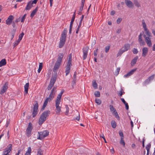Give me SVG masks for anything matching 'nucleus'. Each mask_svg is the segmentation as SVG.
<instances>
[{"label": "nucleus", "instance_id": "774afa93", "mask_svg": "<svg viewBox=\"0 0 155 155\" xmlns=\"http://www.w3.org/2000/svg\"><path fill=\"white\" fill-rule=\"evenodd\" d=\"M121 29L120 28H119V29H118L117 31V33L118 34L120 33L121 32Z\"/></svg>", "mask_w": 155, "mask_h": 155}, {"label": "nucleus", "instance_id": "f03ea898", "mask_svg": "<svg viewBox=\"0 0 155 155\" xmlns=\"http://www.w3.org/2000/svg\"><path fill=\"white\" fill-rule=\"evenodd\" d=\"M143 37L144 39L145 42L147 44V46L151 47L152 45L151 40L152 38V34L150 31L144 33L143 34Z\"/></svg>", "mask_w": 155, "mask_h": 155}, {"label": "nucleus", "instance_id": "2f4dec72", "mask_svg": "<svg viewBox=\"0 0 155 155\" xmlns=\"http://www.w3.org/2000/svg\"><path fill=\"white\" fill-rule=\"evenodd\" d=\"M124 52H125L124 51L123 49L121 48V49L120 50L118 51L117 54V57H118L120 56Z\"/></svg>", "mask_w": 155, "mask_h": 155}, {"label": "nucleus", "instance_id": "72a5a7b5", "mask_svg": "<svg viewBox=\"0 0 155 155\" xmlns=\"http://www.w3.org/2000/svg\"><path fill=\"white\" fill-rule=\"evenodd\" d=\"M137 57L135 58L134 59H133L131 61V64L132 65H134L135 64H136L137 61Z\"/></svg>", "mask_w": 155, "mask_h": 155}, {"label": "nucleus", "instance_id": "6ab92c4d", "mask_svg": "<svg viewBox=\"0 0 155 155\" xmlns=\"http://www.w3.org/2000/svg\"><path fill=\"white\" fill-rule=\"evenodd\" d=\"M33 4L31 2V1L29 2L25 8V10H28L30 9L33 7L32 4Z\"/></svg>", "mask_w": 155, "mask_h": 155}, {"label": "nucleus", "instance_id": "a19ab883", "mask_svg": "<svg viewBox=\"0 0 155 155\" xmlns=\"http://www.w3.org/2000/svg\"><path fill=\"white\" fill-rule=\"evenodd\" d=\"M92 86L95 89L97 88V85L95 81L93 82Z\"/></svg>", "mask_w": 155, "mask_h": 155}, {"label": "nucleus", "instance_id": "3c124183", "mask_svg": "<svg viewBox=\"0 0 155 155\" xmlns=\"http://www.w3.org/2000/svg\"><path fill=\"white\" fill-rule=\"evenodd\" d=\"M76 79H73V80L72 82V85L73 87V86H74L75 85L76 82Z\"/></svg>", "mask_w": 155, "mask_h": 155}, {"label": "nucleus", "instance_id": "1a4fd4ad", "mask_svg": "<svg viewBox=\"0 0 155 155\" xmlns=\"http://www.w3.org/2000/svg\"><path fill=\"white\" fill-rule=\"evenodd\" d=\"M12 149V145L9 144L5 149L3 152V155H9V153L11 152Z\"/></svg>", "mask_w": 155, "mask_h": 155}, {"label": "nucleus", "instance_id": "f3484780", "mask_svg": "<svg viewBox=\"0 0 155 155\" xmlns=\"http://www.w3.org/2000/svg\"><path fill=\"white\" fill-rule=\"evenodd\" d=\"M136 69H133L128 72L127 74L124 75V77L125 78H127L132 75L136 71Z\"/></svg>", "mask_w": 155, "mask_h": 155}, {"label": "nucleus", "instance_id": "20e7f679", "mask_svg": "<svg viewBox=\"0 0 155 155\" xmlns=\"http://www.w3.org/2000/svg\"><path fill=\"white\" fill-rule=\"evenodd\" d=\"M50 113V111L48 110L45 111L41 114L38 121V123L39 125H41L46 120L47 117L48 116Z\"/></svg>", "mask_w": 155, "mask_h": 155}, {"label": "nucleus", "instance_id": "7ed1b4c3", "mask_svg": "<svg viewBox=\"0 0 155 155\" xmlns=\"http://www.w3.org/2000/svg\"><path fill=\"white\" fill-rule=\"evenodd\" d=\"M63 57L64 55L63 54H58L57 61L55 63L53 68V71L54 72H56L59 68Z\"/></svg>", "mask_w": 155, "mask_h": 155}, {"label": "nucleus", "instance_id": "4be33fe9", "mask_svg": "<svg viewBox=\"0 0 155 155\" xmlns=\"http://www.w3.org/2000/svg\"><path fill=\"white\" fill-rule=\"evenodd\" d=\"M135 6L137 8H140L141 5L137 0H134L133 1Z\"/></svg>", "mask_w": 155, "mask_h": 155}, {"label": "nucleus", "instance_id": "69168bd1", "mask_svg": "<svg viewBox=\"0 0 155 155\" xmlns=\"http://www.w3.org/2000/svg\"><path fill=\"white\" fill-rule=\"evenodd\" d=\"M121 101H122L123 103L125 104L126 103H127V102L125 101V100H124V99L123 98H121Z\"/></svg>", "mask_w": 155, "mask_h": 155}, {"label": "nucleus", "instance_id": "a18cd8bd", "mask_svg": "<svg viewBox=\"0 0 155 155\" xmlns=\"http://www.w3.org/2000/svg\"><path fill=\"white\" fill-rule=\"evenodd\" d=\"M120 68H117L115 71V74L117 75L118 74L119 72L120 71Z\"/></svg>", "mask_w": 155, "mask_h": 155}, {"label": "nucleus", "instance_id": "864d4df0", "mask_svg": "<svg viewBox=\"0 0 155 155\" xmlns=\"http://www.w3.org/2000/svg\"><path fill=\"white\" fill-rule=\"evenodd\" d=\"M132 51L133 52L134 54H137L138 52V51L137 49L135 48H134Z\"/></svg>", "mask_w": 155, "mask_h": 155}, {"label": "nucleus", "instance_id": "393cba45", "mask_svg": "<svg viewBox=\"0 0 155 155\" xmlns=\"http://www.w3.org/2000/svg\"><path fill=\"white\" fill-rule=\"evenodd\" d=\"M67 33V29L65 28L61 35V37L66 38Z\"/></svg>", "mask_w": 155, "mask_h": 155}, {"label": "nucleus", "instance_id": "9b49d317", "mask_svg": "<svg viewBox=\"0 0 155 155\" xmlns=\"http://www.w3.org/2000/svg\"><path fill=\"white\" fill-rule=\"evenodd\" d=\"M38 109V103H36L35 104L33 108V111L32 113L33 117H35L37 114Z\"/></svg>", "mask_w": 155, "mask_h": 155}, {"label": "nucleus", "instance_id": "2eb2a0df", "mask_svg": "<svg viewBox=\"0 0 155 155\" xmlns=\"http://www.w3.org/2000/svg\"><path fill=\"white\" fill-rule=\"evenodd\" d=\"M125 3L127 6L130 8H132L134 7L133 2L130 0H125Z\"/></svg>", "mask_w": 155, "mask_h": 155}, {"label": "nucleus", "instance_id": "f8f14e48", "mask_svg": "<svg viewBox=\"0 0 155 155\" xmlns=\"http://www.w3.org/2000/svg\"><path fill=\"white\" fill-rule=\"evenodd\" d=\"M66 40V38L61 37L60 39V41L59 44V47L61 48L64 46Z\"/></svg>", "mask_w": 155, "mask_h": 155}, {"label": "nucleus", "instance_id": "338daca9", "mask_svg": "<svg viewBox=\"0 0 155 155\" xmlns=\"http://www.w3.org/2000/svg\"><path fill=\"white\" fill-rule=\"evenodd\" d=\"M21 20V18H17L15 20V22H19Z\"/></svg>", "mask_w": 155, "mask_h": 155}, {"label": "nucleus", "instance_id": "58836bf2", "mask_svg": "<svg viewBox=\"0 0 155 155\" xmlns=\"http://www.w3.org/2000/svg\"><path fill=\"white\" fill-rule=\"evenodd\" d=\"M95 102L98 105H100L101 103V100L99 99L96 98L95 100Z\"/></svg>", "mask_w": 155, "mask_h": 155}, {"label": "nucleus", "instance_id": "4468645a", "mask_svg": "<svg viewBox=\"0 0 155 155\" xmlns=\"http://www.w3.org/2000/svg\"><path fill=\"white\" fill-rule=\"evenodd\" d=\"M88 50V49L87 48H84L83 49V57L84 60L87 57Z\"/></svg>", "mask_w": 155, "mask_h": 155}, {"label": "nucleus", "instance_id": "4c0bfd02", "mask_svg": "<svg viewBox=\"0 0 155 155\" xmlns=\"http://www.w3.org/2000/svg\"><path fill=\"white\" fill-rule=\"evenodd\" d=\"M94 95L96 97H99L100 96V93L99 91H96L94 93Z\"/></svg>", "mask_w": 155, "mask_h": 155}, {"label": "nucleus", "instance_id": "c756f323", "mask_svg": "<svg viewBox=\"0 0 155 155\" xmlns=\"http://www.w3.org/2000/svg\"><path fill=\"white\" fill-rule=\"evenodd\" d=\"M112 114L118 120H119L120 119V117L118 115L117 112L116 111H115L114 112H113L112 113Z\"/></svg>", "mask_w": 155, "mask_h": 155}, {"label": "nucleus", "instance_id": "bb28decb", "mask_svg": "<svg viewBox=\"0 0 155 155\" xmlns=\"http://www.w3.org/2000/svg\"><path fill=\"white\" fill-rule=\"evenodd\" d=\"M29 86V84L28 83H26L24 86L25 92L26 94H27L28 93Z\"/></svg>", "mask_w": 155, "mask_h": 155}, {"label": "nucleus", "instance_id": "b1692460", "mask_svg": "<svg viewBox=\"0 0 155 155\" xmlns=\"http://www.w3.org/2000/svg\"><path fill=\"white\" fill-rule=\"evenodd\" d=\"M6 64L5 59H3L0 61V67L5 65Z\"/></svg>", "mask_w": 155, "mask_h": 155}, {"label": "nucleus", "instance_id": "49530a36", "mask_svg": "<svg viewBox=\"0 0 155 155\" xmlns=\"http://www.w3.org/2000/svg\"><path fill=\"white\" fill-rule=\"evenodd\" d=\"M125 93L124 91H123V90L121 89V91L119 92V93L118 94V95L121 97L122 96V95L124 94Z\"/></svg>", "mask_w": 155, "mask_h": 155}, {"label": "nucleus", "instance_id": "a211bd4d", "mask_svg": "<svg viewBox=\"0 0 155 155\" xmlns=\"http://www.w3.org/2000/svg\"><path fill=\"white\" fill-rule=\"evenodd\" d=\"M142 25L144 29V33L150 31L147 27V25L144 20H143L142 21Z\"/></svg>", "mask_w": 155, "mask_h": 155}, {"label": "nucleus", "instance_id": "de8ad7c7", "mask_svg": "<svg viewBox=\"0 0 155 155\" xmlns=\"http://www.w3.org/2000/svg\"><path fill=\"white\" fill-rule=\"evenodd\" d=\"M42 155V150L40 149H38V150L37 155Z\"/></svg>", "mask_w": 155, "mask_h": 155}, {"label": "nucleus", "instance_id": "052dcab7", "mask_svg": "<svg viewBox=\"0 0 155 155\" xmlns=\"http://www.w3.org/2000/svg\"><path fill=\"white\" fill-rule=\"evenodd\" d=\"M125 105L126 109V110H128L129 109V106L127 103L124 104Z\"/></svg>", "mask_w": 155, "mask_h": 155}, {"label": "nucleus", "instance_id": "e433bc0d", "mask_svg": "<svg viewBox=\"0 0 155 155\" xmlns=\"http://www.w3.org/2000/svg\"><path fill=\"white\" fill-rule=\"evenodd\" d=\"M112 127L113 128H115L116 126V124L115 121L112 120L111 122Z\"/></svg>", "mask_w": 155, "mask_h": 155}, {"label": "nucleus", "instance_id": "680f3d73", "mask_svg": "<svg viewBox=\"0 0 155 155\" xmlns=\"http://www.w3.org/2000/svg\"><path fill=\"white\" fill-rule=\"evenodd\" d=\"M82 21L81 20H80L79 22V25L78 26V27H81V24L82 23Z\"/></svg>", "mask_w": 155, "mask_h": 155}, {"label": "nucleus", "instance_id": "8fccbe9b", "mask_svg": "<svg viewBox=\"0 0 155 155\" xmlns=\"http://www.w3.org/2000/svg\"><path fill=\"white\" fill-rule=\"evenodd\" d=\"M119 134L120 137V138H124V136L123 132L120 131L119 132Z\"/></svg>", "mask_w": 155, "mask_h": 155}, {"label": "nucleus", "instance_id": "c85d7f7f", "mask_svg": "<svg viewBox=\"0 0 155 155\" xmlns=\"http://www.w3.org/2000/svg\"><path fill=\"white\" fill-rule=\"evenodd\" d=\"M112 114L118 120H119L120 119V117L118 115L117 112L116 111H115L114 112H113L112 113Z\"/></svg>", "mask_w": 155, "mask_h": 155}, {"label": "nucleus", "instance_id": "0e129e2a", "mask_svg": "<svg viewBox=\"0 0 155 155\" xmlns=\"http://www.w3.org/2000/svg\"><path fill=\"white\" fill-rule=\"evenodd\" d=\"M75 119L78 121H79L80 119V116L79 114H78V116H77Z\"/></svg>", "mask_w": 155, "mask_h": 155}, {"label": "nucleus", "instance_id": "0eeeda50", "mask_svg": "<svg viewBox=\"0 0 155 155\" xmlns=\"http://www.w3.org/2000/svg\"><path fill=\"white\" fill-rule=\"evenodd\" d=\"M32 129V124L30 122L28 124V127L26 130V134L27 137H29L31 136Z\"/></svg>", "mask_w": 155, "mask_h": 155}, {"label": "nucleus", "instance_id": "e2e57ef3", "mask_svg": "<svg viewBox=\"0 0 155 155\" xmlns=\"http://www.w3.org/2000/svg\"><path fill=\"white\" fill-rule=\"evenodd\" d=\"M84 6L81 5L79 11H80V12H82V11L83 10L84 7Z\"/></svg>", "mask_w": 155, "mask_h": 155}, {"label": "nucleus", "instance_id": "ea45409f", "mask_svg": "<svg viewBox=\"0 0 155 155\" xmlns=\"http://www.w3.org/2000/svg\"><path fill=\"white\" fill-rule=\"evenodd\" d=\"M65 107L66 109V110L65 111V115H67L68 114V112H69V108L68 107V105H65Z\"/></svg>", "mask_w": 155, "mask_h": 155}, {"label": "nucleus", "instance_id": "09e8293b", "mask_svg": "<svg viewBox=\"0 0 155 155\" xmlns=\"http://www.w3.org/2000/svg\"><path fill=\"white\" fill-rule=\"evenodd\" d=\"M24 35L23 32H22L19 36V40H21Z\"/></svg>", "mask_w": 155, "mask_h": 155}, {"label": "nucleus", "instance_id": "f257e3e1", "mask_svg": "<svg viewBox=\"0 0 155 155\" xmlns=\"http://www.w3.org/2000/svg\"><path fill=\"white\" fill-rule=\"evenodd\" d=\"M64 92V90L62 89L60 93L58 95L55 101V106L56 107L55 111L56 114L59 115L61 112V107L60 106L61 102V96Z\"/></svg>", "mask_w": 155, "mask_h": 155}, {"label": "nucleus", "instance_id": "a878e982", "mask_svg": "<svg viewBox=\"0 0 155 155\" xmlns=\"http://www.w3.org/2000/svg\"><path fill=\"white\" fill-rule=\"evenodd\" d=\"M38 7H37L34 10H33L32 11V12H31V15H30V17L31 18H32L34 17V16L35 15V14L36 13V12L38 10Z\"/></svg>", "mask_w": 155, "mask_h": 155}, {"label": "nucleus", "instance_id": "aec40b11", "mask_svg": "<svg viewBox=\"0 0 155 155\" xmlns=\"http://www.w3.org/2000/svg\"><path fill=\"white\" fill-rule=\"evenodd\" d=\"M130 45L129 44H125L124 46L121 48L124 51H128L130 48Z\"/></svg>", "mask_w": 155, "mask_h": 155}, {"label": "nucleus", "instance_id": "f704fd0d", "mask_svg": "<svg viewBox=\"0 0 155 155\" xmlns=\"http://www.w3.org/2000/svg\"><path fill=\"white\" fill-rule=\"evenodd\" d=\"M151 144H150V143H149L146 147V149L147 150L148 153L149 152L150 149L151 147Z\"/></svg>", "mask_w": 155, "mask_h": 155}, {"label": "nucleus", "instance_id": "39448f33", "mask_svg": "<svg viewBox=\"0 0 155 155\" xmlns=\"http://www.w3.org/2000/svg\"><path fill=\"white\" fill-rule=\"evenodd\" d=\"M72 60V55L71 54H70L67 63V65L65 67V72L66 76H67L70 72L71 67L72 65L71 64Z\"/></svg>", "mask_w": 155, "mask_h": 155}, {"label": "nucleus", "instance_id": "603ef678", "mask_svg": "<svg viewBox=\"0 0 155 155\" xmlns=\"http://www.w3.org/2000/svg\"><path fill=\"white\" fill-rule=\"evenodd\" d=\"M53 85H53L50 83L49 85L48 86V87L47 88L48 90H50L51 89L52 87L53 86Z\"/></svg>", "mask_w": 155, "mask_h": 155}, {"label": "nucleus", "instance_id": "cd10ccee", "mask_svg": "<svg viewBox=\"0 0 155 155\" xmlns=\"http://www.w3.org/2000/svg\"><path fill=\"white\" fill-rule=\"evenodd\" d=\"M31 149L30 147L28 148V149L25 155H31Z\"/></svg>", "mask_w": 155, "mask_h": 155}, {"label": "nucleus", "instance_id": "5701e85b", "mask_svg": "<svg viewBox=\"0 0 155 155\" xmlns=\"http://www.w3.org/2000/svg\"><path fill=\"white\" fill-rule=\"evenodd\" d=\"M8 88V86L5 85L3 86L2 87V88L1 90L0 94H4L7 90Z\"/></svg>", "mask_w": 155, "mask_h": 155}, {"label": "nucleus", "instance_id": "13d9d810", "mask_svg": "<svg viewBox=\"0 0 155 155\" xmlns=\"http://www.w3.org/2000/svg\"><path fill=\"white\" fill-rule=\"evenodd\" d=\"M42 67H43V63H40L38 68L42 69Z\"/></svg>", "mask_w": 155, "mask_h": 155}, {"label": "nucleus", "instance_id": "9d476101", "mask_svg": "<svg viewBox=\"0 0 155 155\" xmlns=\"http://www.w3.org/2000/svg\"><path fill=\"white\" fill-rule=\"evenodd\" d=\"M56 92V88L54 87L51 90V92L49 94L48 97L47 98H48L49 100L51 101L54 97Z\"/></svg>", "mask_w": 155, "mask_h": 155}, {"label": "nucleus", "instance_id": "412c9836", "mask_svg": "<svg viewBox=\"0 0 155 155\" xmlns=\"http://www.w3.org/2000/svg\"><path fill=\"white\" fill-rule=\"evenodd\" d=\"M50 101H51L48 98H46L44 103L43 106H42V109L43 110H44L45 109V108L47 106L48 103V102H50Z\"/></svg>", "mask_w": 155, "mask_h": 155}, {"label": "nucleus", "instance_id": "7c9ffc66", "mask_svg": "<svg viewBox=\"0 0 155 155\" xmlns=\"http://www.w3.org/2000/svg\"><path fill=\"white\" fill-rule=\"evenodd\" d=\"M150 82V81L148 78H147L143 82V85L144 86H146Z\"/></svg>", "mask_w": 155, "mask_h": 155}, {"label": "nucleus", "instance_id": "6e6d98bb", "mask_svg": "<svg viewBox=\"0 0 155 155\" xmlns=\"http://www.w3.org/2000/svg\"><path fill=\"white\" fill-rule=\"evenodd\" d=\"M122 18H118L117 20V24H119L122 21Z\"/></svg>", "mask_w": 155, "mask_h": 155}, {"label": "nucleus", "instance_id": "6e6552de", "mask_svg": "<svg viewBox=\"0 0 155 155\" xmlns=\"http://www.w3.org/2000/svg\"><path fill=\"white\" fill-rule=\"evenodd\" d=\"M143 34L142 33H140L138 36V41L140 46H144L145 45V41L143 39L142 36Z\"/></svg>", "mask_w": 155, "mask_h": 155}, {"label": "nucleus", "instance_id": "37998d69", "mask_svg": "<svg viewBox=\"0 0 155 155\" xmlns=\"http://www.w3.org/2000/svg\"><path fill=\"white\" fill-rule=\"evenodd\" d=\"M155 75L153 74L148 77V79L150 81H151L153 79Z\"/></svg>", "mask_w": 155, "mask_h": 155}, {"label": "nucleus", "instance_id": "5fc2aeb1", "mask_svg": "<svg viewBox=\"0 0 155 155\" xmlns=\"http://www.w3.org/2000/svg\"><path fill=\"white\" fill-rule=\"evenodd\" d=\"M110 48V47L109 46H108L106 47L105 48V51L106 53H107L108 52Z\"/></svg>", "mask_w": 155, "mask_h": 155}, {"label": "nucleus", "instance_id": "c03bdc74", "mask_svg": "<svg viewBox=\"0 0 155 155\" xmlns=\"http://www.w3.org/2000/svg\"><path fill=\"white\" fill-rule=\"evenodd\" d=\"M26 15H27V14H25L22 17L21 19V22H24V21H25V18H26Z\"/></svg>", "mask_w": 155, "mask_h": 155}, {"label": "nucleus", "instance_id": "79ce46f5", "mask_svg": "<svg viewBox=\"0 0 155 155\" xmlns=\"http://www.w3.org/2000/svg\"><path fill=\"white\" fill-rule=\"evenodd\" d=\"M120 143L122 145L124 146L125 145V143L124 140V138H120Z\"/></svg>", "mask_w": 155, "mask_h": 155}, {"label": "nucleus", "instance_id": "ddd939ff", "mask_svg": "<svg viewBox=\"0 0 155 155\" xmlns=\"http://www.w3.org/2000/svg\"><path fill=\"white\" fill-rule=\"evenodd\" d=\"M14 18V17L13 15H10L9 16L8 18L6 20V24L8 25H10Z\"/></svg>", "mask_w": 155, "mask_h": 155}, {"label": "nucleus", "instance_id": "bf43d9fd", "mask_svg": "<svg viewBox=\"0 0 155 155\" xmlns=\"http://www.w3.org/2000/svg\"><path fill=\"white\" fill-rule=\"evenodd\" d=\"M76 74H77V72L75 71L74 72V74L73 76V79H76Z\"/></svg>", "mask_w": 155, "mask_h": 155}, {"label": "nucleus", "instance_id": "c9c22d12", "mask_svg": "<svg viewBox=\"0 0 155 155\" xmlns=\"http://www.w3.org/2000/svg\"><path fill=\"white\" fill-rule=\"evenodd\" d=\"M109 107L110 110L112 113L113 112H114L115 111H116V109L114 107L113 105H110Z\"/></svg>", "mask_w": 155, "mask_h": 155}, {"label": "nucleus", "instance_id": "473e14b6", "mask_svg": "<svg viewBox=\"0 0 155 155\" xmlns=\"http://www.w3.org/2000/svg\"><path fill=\"white\" fill-rule=\"evenodd\" d=\"M56 80V78H52L51 79L50 83L53 85H54V83L55 82Z\"/></svg>", "mask_w": 155, "mask_h": 155}, {"label": "nucleus", "instance_id": "dca6fc26", "mask_svg": "<svg viewBox=\"0 0 155 155\" xmlns=\"http://www.w3.org/2000/svg\"><path fill=\"white\" fill-rule=\"evenodd\" d=\"M148 48L147 47H144L142 50V56L143 57H145L148 53Z\"/></svg>", "mask_w": 155, "mask_h": 155}, {"label": "nucleus", "instance_id": "4d7b16f0", "mask_svg": "<svg viewBox=\"0 0 155 155\" xmlns=\"http://www.w3.org/2000/svg\"><path fill=\"white\" fill-rule=\"evenodd\" d=\"M75 17H74V16H72V18L70 23L73 24V22L74 21Z\"/></svg>", "mask_w": 155, "mask_h": 155}, {"label": "nucleus", "instance_id": "423d86ee", "mask_svg": "<svg viewBox=\"0 0 155 155\" xmlns=\"http://www.w3.org/2000/svg\"><path fill=\"white\" fill-rule=\"evenodd\" d=\"M38 134L39 137H38L37 139L41 140L48 135L49 132L46 130L43 131L38 132Z\"/></svg>", "mask_w": 155, "mask_h": 155}]
</instances>
